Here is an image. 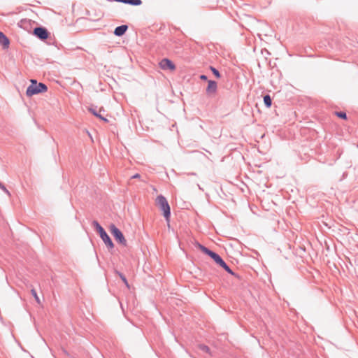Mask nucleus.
<instances>
[{
	"label": "nucleus",
	"mask_w": 358,
	"mask_h": 358,
	"mask_svg": "<svg viewBox=\"0 0 358 358\" xmlns=\"http://www.w3.org/2000/svg\"><path fill=\"white\" fill-rule=\"evenodd\" d=\"M195 246L199 249L202 252L210 256L218 265L222 267L227 272L229 273L234 275V272L229 268V267L226 264V263L222 260V259L215 252L208 250L205 246L201 245L199 243H195Z\"/></svg>",
	"instance_id": "1"
},
{
	"label": "nucleus",
	"mask_w": 358,
	"mask_h": 358,
	"mask_svg": "<svg viewBox=\"0 0 358 358\" xmlns=\"http://www.w3.org/2000/svg\"><path fill=\"white\" fill-rule=\"evenodd\" d=\"M155 203L163 211V215L169 227L171 208L166 199L162 195H159L155 199Z\"/></svg>",
	"instance_id": "2"
},
{
	"label": "nucleus",
	"mask_w": 358,
	"mask_h": 358,
	"mask_svg": "<svg viewBox=\"0 0 358 358\" xmlns=\"http://www.w3.org/2000/svg\"><path fill=\"white\" fill-rule=\"evenodd\" d=\"M48 90L47 86L43 83H38L35 80H31V85L28 87L26 94L27 96H31Z\"/></svg>",
	"instance_id": "3"
},
{
	"label": "nucleus",
	"mask_w": 358,
	"mask_h": 358,
	"mask_svg": "<svg viewBox=\"0 0 358 358\" xmlns=\"http://www.w3.org/2000/svg\"><path fill=\"white\" fill-rule=\"evenodd\" d=\"M110 233L113 234V236L115 237V240L122 244L124 246H127V241L123 235V234L121 232V231L117 229L114 224H111L110 226Z\"/></svg>",
	"instance_id": "4"
},
{
	"label": "nucleus",
	"mask_w": 358,
	"mask_h": 358,
	"mask_svg": "<svg viewBox=\"0 0 358 358\" xmlns=\"http://www.w3.org/2000/svg\"><path fill=\"white\" fill-rule=\"evenodd\" d=\"M159 66L162 70H169L171 72L175 71V70L176 69L174 63L172 61H171L169 59H167V58L162 59L159 62Z\"/></svg>",
	"instance_id": "5"
},
{
	"label": "nucleus",
	"mask_w": 358,
	"mask_h": 358,
	"mask_svg": "<svg viewBox=\"0 0 358 358\" xmlns=\"http://www.w3.org/2000/svg\"><path fill=\"white\" fill-rule=\"evenodd\" d=\"M34 34L38 38L41 40H45L48 38L49 34L45 28L43 27H36L34 29Z\"/></svg>",
	"instance_id": "6"
},
{
	"label": "nucleus",
	"mask_w": 358,
	"mask_h": 358,
	"mask_svg": "<svg viewBox=\"0 0 358 358\" xmlns=\"http://www.w3.org/2000/svg\"><path fill=\"white\" fill-rule=\"evenodd\" d=\"M217 83L213 80H209L206 88V93L210 96H213L217 92Z\"/></svg>",
	"instance_id": "7"
},
{
	"label": "nucleus",
	"mask_w": 358,
	"mask_h": 358,
	"mask_svg": "<svg viewBox=\"0 0 358 358\" xmlns=\"http://www.w3.org/2000/svg\"><path fill=\"white\" fill-rule=\"evenodd\" d=\"M102 241L104 242V243L109 248H113L114 247V245L110 239V238L108 236L107 233L106 232L103 234H101L100 236Z\"/></svg>",
	"instance_id": "8"
},
{
	"label": "nucleus",
	"mask_w": 358,
	"mask_h": 358,
	"mask_svg": "<svg viewBox=\"0 0 358 358\" xmlns=\"http://www.w3.org/2000/svg\"><path fill=\"white\" fill-rule=\"evenodd\" d=\"M127 28L128 27L127 25L119 26L115 28V29L114 31V34L116 36H122L127 30Z\"/></svg>",
	"instance_id": "9"
},
{
	"label": "nucleus",
	"mask_w": 358,
	"mask_h": 358,
	"mask_svg": "<svg viewBox=\"0 0 358 358\" xmlns=\"http://www.w3.org/2000/svg\"><path fill=\"white\" fill-rule=\"evenodd\" d=\"M0 43L3 45L4 48H8L9 46V40L8 38L0 31Z\"/></svg>",
	"instance_id": "10"
},
{
	"label": "nucleus",
	"mask_w": 358,
	"mask_h": 358,
	"mask_svg": "<svg viewBox=\"0 0 358 358\" xmlns=\"http://www.w3.org/2000/svg\"><path fill=\"white\" fill-rule=\"evenodd\" d=\"M114 1H117V2H121V3H127V4L134 5V6H139L142 3L141 0H114Z\"/></svg>",
	"instance_id": "11"
},
{
	"label": "nucleus",
	"mask_w": 358,
	"mask_h": 358,
	"mask_svg": "<svg viewBox=\"0 0 358 358\" xmlns=\"http://www.w3.org/2000/svg\"><path fill=\"white\" fill-rule=\"evenodd\" d=\"M93 224L96 227V229L100 236L106 233L103 228L97 222H94Z\"/></svg>",
	"instance_id": "12"
},
{
	"label": "nucleus",
	"mask_w": 358,
	"mask_h": 358,
	"mask_svg": "<svg viewBox=\"0 0 358 358\" xmlns=\"http://www.w3.org/2000/svg\"><path fill=\"white\" fill-rule=\"evenodd\" d=\"M105 110L103 108H100L98 110V113L95 116L100 118L101 120H103L104 122H108V120L103 116V114L104 113Z\"/></svg>",
	"instance_id": "13"
},
{
	"label": "nucleus",
	"mask_w": 358,
	"mask_h": 358,
	"mask_svg": "<svg viewBox=\"0 0 358 358\" xmlns=\"http://www.w3.org/2000/svg\"><path fill=\"white\" fill-rule=\"evenodd\" d=\"M264 102L267 108H270L271 106V99L269 95L264 96Z\"/></svg>",
	"instance_id": "14"
},
{
	"label": "nucleus",
	"mask_w": 358,
	"mask_h": 358,
	"mask_svg": "<svg viewBox=\"0 0 358 358\" xmlns=\"http://www.w3.org/2000/svg\"><path fill=\"white\" fill-rule=\"evenodd\" d=\"M31 293L33 295V296L34 297V299H35L36 301L37 302V303L38 304H41V300H40L39 297L38 296L36 290L34 289H32L31 290Z\"/></svg>",
	"instance_id": "15"
},
{
	"label": "nucleus",
	"mask_w": 358,
	"mask_h": 358,
	"mask_svg": "<svg viewBox=\"0 0 358 358\" xmlns=\"http://www.w3.org/2000/svg\"><path fill=\"white\" fill-rule=\"evenodd\" d=\"M335 114L338 117H341V118H343V119H346L347 118L346 113H344V112H336Z\"/></svg>",
	"instance_id": "16"
},
{
	"label": "nucleus",
	"mask_w": 358,
	"mask_h": 358,
	"mask_svg": "<svg viewBox=\"0 0 358 358\" xmlns=\"http://www.w3.org/2000/svg\"><path fill=\"white\" fill-rule=\"evenodd\" d=\"M119 275H120L121 279L122 280V281L124 282V283L125 284V285L127 286V287L129 289L130 286H129L126 278L121 273H120Z\"/></svg>",
	"instance_id": "17"
},
{
	"label": "nucleus",
	"mask_w": 358,
	"mask_h": 358,
	"mask_svg": "<svg viewBox=\"0 0 358 358\" xmlns=\"http://www.w3.org/2000/svg\"><path fill=\"white\" fill-rule=\"evenodd\" d=\"M210 70L217 78L220 77V74L216 69H215L214 67H210Z\"/></svg>",
	"instance_id": "18"
},
{
	"label": "nucleus",
	"mask_w": 358,
	"mask_h": 358,
	"mask_svg": "<svg viewBox=\"0 0 358 358\" xmlns=\"http://www.w3.org/2000/svg\"><path fill=\"white\" fill-rule=\"evenodd\" d=\"M0 188L2 189L7 194L10 195L9 191L6 188V187L0 182Z\"/></svg>",
	"instance_id": "19"
},
{
	"label": "nucleus",
	"mask_w": 358,
	"mask_h": 358,
	"mask_svg": "<svg viewBox=\"0 0 358 358\" xmlns=\"http://www.w3.org/2000/svg\"><path fill=\"white\" fill-rule=\"evenodd\" d=\"M201 349L206 352H209V348L206 345H203V346H201Z\"/></svg>",
	"instance_id": "20"
},
{
	"label": "nucleus",
	"mask_w": 358,
	"mask_h": 358,
	"mask_svg": "<svg viewBox=\"0 0 358 358\" xmlns=\"http://www.w3.org/2000/svg\"><path fill=\"white\" fill-rule=\"evenodd\" d=\"M89 110H90V111L93 115H96V113H98V111H97L96 109L92 108H90L89 109Z\"/></svg>",
	"instance_id": "21"
},
{
	"label": "nucleus",
	"mask_w": 358,
	"mask_h": 358,
	"mask_svg": "<svg viewBox=\"0 0 358 358\" xmlns=\"http://www.w3.org/2000/svg\"><path fill=\"white\" fill-rule=\"evenodd\" d=\"M200 78H201V80H207V77H206V76H205V75H201V76H200Z\"/></svg>",
	"instance_id": "22"
},
{
	"label": "nucleus",
	"mask_w": 358,
	"mask_h": 358,
	"mask_svg": "<svg viewBox=\"0 0 358 358\" xmlns=\"http://www.w3.org/2000/svg\"><path fill=\"white\" fill-rule=\"evenodd\" d=\"M140 178V175L138 173H136L132 176V178Z\"/></svg>",
	"instance_id": "23"
}]
</instances>
